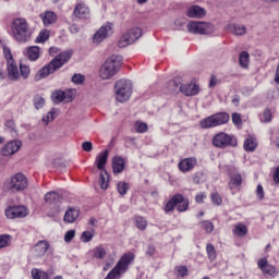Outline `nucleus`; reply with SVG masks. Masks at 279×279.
Masks as SVG:
<instances>
[{
  "mask_svg": "<svg viewBox=\"0 0 279 279\" xmlns=\"http://www.w3.org/2000/svg\"><path fill=\"white\" fill-rule=\"evenodd\" d=\"M71 60V52L65 51L58 54L53 58L47 65H44L35 75V82H40V80H45V77H49V75H53L56 71H60L66 62Z\"/></svg>",
  "mask_w": 279,
  "mask_h": 279,
  "instance_id": "1",
  "label": "nucleus"
},
{
  "mask_svg": "<svg viewBox=\"0 0 279 279\" xmlns=\"http://www.w3.org/2000/svg\"><path fill=\"white\" fill-rule=\"evenodd\" d=\"M122 62L123 57L120 54L109 57L100 68L101 80H111V77H114L119 73Z\"/></svg>",
  "mask_w": 279,
  "mask_h": 279,
  "instance_id": "2",
  "label": "nucleus"
},
{
  "mask_svg": "<svg viewBox=\"0 0 279 279\" xmlns=\"http://www.w3.org/2000/svg\"><path fill=\"white\" fill-rule=\"evenodd\" d=\"M13 38L17 43H27L32 38V29L26 19H15L12 23Z\"/></svg>",
  "mask_w": 279,
  "mask_h": 279,
  "instance_id": "3",
  "label": "nucleus"
},
{
  "mask_svg": "<svg viewBox=\"0 0 279 279\" xmlns=\"http://www.w3.org/2000/svg\"><path fill=\"white\" fill-rule=\"evenodd\" d=\"M29 186V181L25 174L17 172L4 181V189L11 193H23Z\"/></svg>",
  "mask_w": 279,
  "mask_h": 279,
  "instance_id": "4",
  "label": "nucleus"
},
{
  "mask_svg": "<svg viewBox=\"0 0 279 279\" xmlns=\"http://www.w3.org/2000/svg\"><path fill=\"white\" fill-rule=\"evenodd\" d=\"M114 95L116 100L120 104L129 101L130 97H132V81L125 78L117 81L114 84Z\"/></svg>",
  "mask_w": 279,
  "mask_h": 279,
  "instance_id": "5",
  "label": "nucleus"
},
{
  "mask_svg": "<svg viewBox=\"0 0 279 279\" xmlns=\"http://www.w3.org/2000/svg\"><path fill=\"white\" fill-rule=\"evenodd\" d=\"M228 121H230V114L227 112H219L201 120L199 125L203 130H209L210 128L226 125Z\"/></svg>",
  "mask_w": 279,
  "mask_h": 279,
  "instance_id": "6",
  "label": "nucleus"
},
{
  "mask_svg": "<svg viewBox=\"0 0 279 279\" xmlns=\"http://www.w3.org/2000/svg\"><path fill=\"white\" fill-rule=\"evenodd\" d=\"M141 36H143V31L140 27H133L121 36L118 41V47H130V45H134V43L141 38Z\"/></svg>",
  "mask_w": 279,
  "mask_h": 279,
  "instance_id": "7",
  "label": "nucleus"
},
{
  "mask_svg": "<svg viewBox=\"0 0 279 279\" xmlns=\"http://www.w3.org/2000/svg\"><path fill=\"white\" fill-rule=\"evenodd\" d=\"M169 86H172L170 88V93H175L178 88H180L181 93L185 95L186 97H193L199 93V86L195 83H187L185 85H178V78H174L173 81L169 82Z\"/></svg>",
  "mask_w": 279,
  "mask_h": 279,
  "instance_id": "8",
  "label": "nucleus"
},
{
  "mask_svg": "<svg viewBox=\"0 0 279 279\" xmlns=\"http://www.w3.org/2000/svg\"><path fill=\"white\" fill-rule=\"evenodd\" d=\"M213 145L219 149H226V147H236V138L228 133L220 132L213 138Z\"/></svg>",
  "mask_w": 279,
  "mask_h": 279,
  "instance_id": "9",
  "label": "nucleus"
},
{
  "mask_svg": "<svg viewBox=\"0 0 279 279\" xmlns=\"http://www.w3.org/2000/svg\"><path fill=\"white\" fill-rule=\"evenodd\" d=\"M51 100H52V104H56V105L62 104V101H64L65 104H70V101H73V90L57 89L52 92Z\"/></svg>",
  "mask_w": 279,
  "mask_h": 279,
  "instance_id": "10",
  "label": "nucleus"
},
{
  "mask_svg": "<svg viewBox=\"0 0 279 279\" xmlns=\"http://www.w3.org/2000/svg\"><path fill=\"white\" fill-rule=\"evenodd\" d=\"M7 219H25L29 211L25 206H12L5 209Z\"/></svg>",
  "mask_w": 279,
  "mask_h": 279,
  "instance_id": "11",
  "label": "nucleus"
},
{
  "mask_svg": "<svg viewBox=\"0 0 279 279\" xmlns=\"http://www.w3.org/2000/svg\"><path fill=\"white\" fill-rule=\"evenodd\" d=\"M109 36H112V24L107 23L106 25H102L93 36V41L96 45H99V43H104L106 38H109Z\"/></svg>",
  "mask_w": 279,
  "mask_h": 279,
  "instance_id": "12",
  "label": "nucleus"
},
{
  "mask_svg": "<svg viewBox=\"0 0 279 279\" xmlns=\"http://www.w3.org/2000/svg\"><path fill=\"white\" fill-rule=\"evenodd\" d=\"M209 25L206 22H190L187 24V31L190 34H201L206 35L208 34Z\"/></svg>",
  "mask_w": 279,
  "mask_h": 279,
  "instance_id": "13",
  "label": "nucleus"
},
{
  "mask_svg": "<svg viewBox=\"0 0 279 279\" xmlns=\"http://www.w3.org/2000/svg\"><path fill=\"white\" fill-rule=\"evenodd\" d=\"M73 14L81 21H88V19H90V9L85 3H77L74 8Z\"/></svg>",
  "mask_w": 279,
  "mask_h": 279,
  "instance_id": "14",
  "label": "nucleus"
},
{
  "mask_svg": "<svg viewBox=\"0 0 279 279\" xmlns=\"http://www.w3.org/2000/svg\"><path fill=\"white\" fill-rule=\"evenodd\" d=\"M257 265L264 274H267L268 276H271L272 278H276V276H278V269H276V267L269 265V262H267V258H260L257 262Z\"/></svg>",
  "mask_w": 279,
  "mask_h": 279,
  "instance_id": "15",
  "label": "nucleus"
},
{
  "mask_svg": "<svg viewBox=\"0 0 279 279\" xmlns=\"http://www.w3.org/2000/svg\"><path fill=\"white\" fill-rule=\"evenodd\" d=\"M22 145L23 143L19 140L9 142L2 148V156H14V154L21 149Z\"/></svg>",
  "mask_w": 279,
  "mask_h": 279,
  "instance_id": "16",
  "label": "nucleus"
},
{
  "mask_svg": "<svg viewBox=\"0 0 279 279\" xmlns=\"http://www.w3.org/2000/svg\"><path fill=\"white\" fill-rule=\"evenodd\" d=\"M197 166V159L194 157L184 158L179 162V169L182 173H189V171H193Z\"/></svg>",
  "mask_w": 279,
  "mask_h": 279,
  "instance_id": "17",
  "label": "nucleus"
},
{
  "mask_svg": "<svg viewBox=\"0 0 279 279\" xmlns=\"http://www.w3.org/2000/svg\"><path fill=\"white\" fill-rule=\"evenodd\" d=\"M47 250H49V242L40 240L34 245L33 254L36 258H43L47 254Z\"/></svg>",
  "mask_w": 279,
  "mask_h": 279,
  "instance_id": "18",
  "label": "nucleus"
},
{
  "mask_svg": "<svg viewBox=\"0 0 279 279\" xmlns=\"http://www.w3.org/2000/svg\"><path fill=\"white\" fill-rule=\"evenodd\" d=\"M39 19H41L45 27H49L56 24L58 15L53 11H46L39 15Z\"/></svg>",
  "mask_w": 279,
  "mask_h": 279,
  "instance_id": "19",
  "label": "nucleus"
},
{
  "mask_svg": "<svg viewBox=\"0 0 279 279\" xmlns=\"http://www.w3.org/2000/svg\"><path fill=\"white\" fill-rule=\"evenodd\" d=\"M189 19H204L206 16V9L199 5H192L187 9Z\"/></svg>",
  "mask_w": 279,
  "mask_h": 279,
  "instance_id": "20",
  "label": "nucleus"
},
{
  "mask_svg": "<svg viewBox=\"0 0 279 279\" xmlns=\"http://www.w3.org/2000/svg\"><path fill=\"white\" fill-rule=\"evenodd\" d=\"M8 64V77L11 82H19L21 74H19V66L15 61H9Z\"/></svg>",
  "mask_w": 279,
  "mask_h": 279,
  "instance_id": "21",
  "label": "nucleus"
},
{
  "mask_svg": "<svg viewBox=\"0 0 279 279\" xmlns=\"http://www.w3.org/2000/svg\"><path fill=\"white\" fill-rule=\"evenodd\" d=\"M77 217H80V209L71 207L65 211L63 221H65V223H75Z\"/></svg>",
  "mask_w": 279,
  "mask_h": 279,
  "instance_id": "22",
  "label": "nucleus"
},
{
  "mask_svg": "<svg viewBox=\"0 0 279 279\" xmlns=\"http://www.w3.org/2000/svg\"><path fill=\"white\" fill-rule=\"evenodd\" d=\"M108 150H102L96 157V167L99 171H106V163L108 162Z\"/></svg>",
  "mask_w": 279,
  "mask_h": 279,
  "instance_id": "23",
  "label": "nucleus"
},
{
  "mask_svg": "<svg viewBox=\"0 0 279 279\" xmlns=\"http://www.w3.org/2000/svg\"><path fill=\"white\" fill-rule=\"evenodd\" d=\"M228 184H229L230 191H234V189H239V186L243 184V177H241V173L239 172L231 173Z\"/></svg>",
  "mask_w": 279,
  "mask_h": 279,
  "instance_id": "24",
  "label": "nucleus"
},
{
  "mask_svg": "<svg viewBox=\"0 0 279 279\" xmlns=\"http://www.w3.org/2000/svg\"><path fill=\"white\" fill-rule=\"evenodd\" d=\"M227 29L231 32V34H234V36H245V34H247V27L241 24H229Z\"/></svg>",
  "mask_w": 279,
  "mask_h": 279,
  "instance_id": "25",
  "label": "nucleus"
},
{
  "mask_svg": "<svg viewBox=\"0 0 279 279\" xmlns=\"http://www.w3.org/2000/svg\"><path fill=\"white\" fill-rule=\"evenodd\" d=\"M132 260H134V253H128L122 256L117 265L122 268V271H128V267Z\"/></svg>",
  "mask_w": 279,
  "mask_h": 279,
  "instance_id": "26",
  "label": "nucleus"
},
{
  "mask_svg": "<svg viewBox=\"0 0 279 279\" xmlns=\"http://www.w3.org/2000/svg\"><path fill=\"white\" fill-rule=\"evenodd\" d=\"M112 169L113 173H123V169H125V160L119 156L113 157Z\"/></svg>",
  "mask_w": 279,
  "mask_h": 279,
  "instance_id": "27",
  "label": "nucleus"
},
{
  "mask_svg": "<svg viewBox=\"0 0 279 279\" xmlns=\"http://www.w3.org/2000/svg\"><path fill=\"white\" fill-rule=\"evenodd\" d=\"M45 202H47V204H60L62 202V196L58 192H48L45 195Z\"/></svg>",
  "mask_w": 279,
  "mask_h": 279,
  "instance_id": "28",
  "label": "nucleus"
},
{
  "mask_svg": "<svg viewBox=\"0 0 279 279\" xmlns=\"http://www.w3.org/2000/svg\"><path fill=\"white\" fill-rule=\"evenodd\" d=\"M26 56H27L28 60H31L32 62H36V60H38V58H40V47H38V46L28 47Z\"/></svg>",
  "mask_w": 279,
  "mask_h": 279,
  "instance_id": "29",
  "label": "nucleus"
},
{
  "mask_svg": "<svg viewBox=\"0 0 279 279\" xmlns=\"http://www.w3.org/2000/svg\"><path fill=\"white\" fill-rule=\"evenodd\" d=\"M178 202H182V194L174 195L165 206L166 213H171L178 206Z\"/></svg>",
  "mask_w": 279,
  "mask_h": 279,
  "instance_id": "30",
  "label": "nucleus"
},
{
  "mask_svg": "<svg viewBox=\"0 0 279 279\" xmlns=\"http://www.w3.org/2000/svg\"><path fill=\"white\" fill-rule=\"evenodd\" d=\"M109 182H110V177L108 175V171L102 170L100 172V179H99L100 189H102V191H106L109 186Z\"/></svg>",
  "mask_w": 279,
  "mask_h": 279,
  "instance_id": "31",
  "label": "nucleus"
},
{
  "mask_svg": "<svg viewBox=\"0 0 279 279\" xmlns=\"http://www.w3.org/2000/svg\"><path fill=\"white\" fill-rule=\"evenodd\" d=\"M121 274H125V271H123V268L119 267L117 264L116 267L109 271L105 279H119L121 278Z\"/></svg>",
  "mask_w": 279,
  "mask_h": 279,
  "instance_id": "32",
  "label": "nucleus"
},
{
  "mask_svg": "<svg viewBox=\"0 0 279 279\" xmlns=\"http://www.w3.org/2000/svg\"><path fill=\"white\" fill-rule=\"evenodd\" d=\"M258 147V142H256V138L248 137L244 141V150L245 151H254Z\"/></svg>",
  "mask_w": 279,
  "mask_h": 279,
  "instance_id": "33",
  "label": "nucleus"
},
{
  "mask_svg": "<svg viewBox=\"0 0 279 279\" xmlns=\"http://www.w3.org/2000/svg\"><path fill=\"white\" fill-rule=\"evenodd\" d=\"M239 62L242 69H247V64H250V53L247 51H242L239 56Z\"/></svg>",
  "mask_w": 279,
  "mask_h": 279,
  "instance_id": "34",
  "label": "nucleus"
},
{
  "mask_svg": "<svg viewBox=\"0 0 279 279\" xmlns=\"http://www.w3.org/2000/svg\"><path fill=\"white\" fill-rule=\"evenodd\" d=\"M135 226L138 230H147V219H145L143 216H136Z\"/></svg>",
  "mask_w": 279,
  "mask_h": 279,
  "instance_id": "35",
  "label": "nucleus"
},
{
  "mask_svg": "<svg viewBox=\"0 0 279 279\" xmlns=\"http://www.w3.org/2000/svg\"><path fill=\"white\" fill-rule=\"evenodd\" d=\"M12 241V235L10 234H0V250H3L10 245Z\"/></svg>",
  "mask_w": 279,
  "mask_h": 279,
  "instance_id": "36",
  "label": "nucleus"
},
{
  "mask_svg": "<svg viewBox=\"0 0 279 279\" xmlns=\"http://www.w3.org/2000/svg\"><path fill=\"white\" fill-rule=\"evenodd\" d=\"M199 226L203 228V230H205L207 234L213 233V230H215V225L208 220L201 221Z\"/></svg>",
  "mask_w": 279,
  "mask_h": 279,
  "instance_id": "37",
  "label": "nucleus"
},
{
  "mask_svg": "<svg viewBox=\"0 0 279 279\" xmlns=\"http://www.w3.org/2000/svg\"><path fill=\"white\" fill-rule=\"evenodd\" d=\"M32 277L33 279H49V274L39 269H33Z\"/></svg>",
  "mask_w": 279,
  "mask_h": 279,
  "instance_id": "38",
  "label": "nucleus"
},
{
  "mask_svg": "<svg viewBox=\"0 0 279 279\" xmlns=\"http://www.w3.org/2000/svg\"><path fill=\"white\" fill-rule=\"evenodd\" d=\"M189 208V201L184 199V196H182L181 201H177V210L179 213H184V210H187Z\"/></svg>",
  "mask_w": 279,
  "mask_h": 279,
  "instance_id": "39",
  "label": "nucleus"
},
{
  "mask_svg": "<svg viewBox=\"0 0 279 279\" xmlns=\"http://www.w3.org/2000/svg\"><path fill=\"white\" fill-rule=\"evenodd\" d=\"M234 234L238 236H245L247 234V227L245 225H236L234 228Z\"/></svg>",
  "mask_w": 279,
  "mask_h": 279,
  "instance_id": "40",
  "label": "nucleus"
},
{
  "mask_svg": "<svg viewBox=\"0 0 279 279\" xmlns=\"http://www.w3.org/2000/svg\"><path fill=\"white\" fill-rule=\"evenodd\" d=\"M33 104L36 110H40V108L45 107V98L41 96H35L33 99Z\"/></svg>",
  "mask_w": 279,
  "mask_h": 279,
  "instance_id": "41",
  "label": "nucleus"
},
{
  "mask_svg": "<svg viewBox=\"0 0 279 279\" xmlns=\"http://www.w3.org/2000/svg\"><path fill=\"white\" fill-rule=\"evenodd\" d=\"M206 252L209 260H215V258H217V251H215V246L213 244H207Z\"/></svg>",
  "mask_w": 279,
  "mask_h": 279,
  "instance_id": "42",
  "label": "nucleus"
},
{
  "mask_svg": "<svg viewBox=\"0 0 279 279\" xmlns=\"http://www.w3.org/2000/svg\"><path fill=\"white\" fill-rule=\"evenodd\" d=\"M135 130L138 134H145L149 130V126L145 122H135Z\"/></svg>",
  "mask_w": 279,
  "mask_h": 279,
  "instance_id": "43",
  "label": "nucleus"
},
{
  "mask_svg": "<svg viewBox=\"0 0 279 279\" xmlns=\"http://www.w3.org/2000/svg\"><path fill=\"white\" fill-rule=\"evenodd\" d=\"M47 40H49V31H41L35 43H47Z\"/></svg>",
  "mask_w": 279,
  "mask_h": 279,
  "instance_id": "44",
  "label": "nucleus"
},
{
  "mask_svg": "<svg viewBox=\"0 0 279 279\" xmlns=\"http://www.w3.org/2000/svg\"><path fill=\"white\" fill-rule=\"evenodd\" d=\"M5 128L7 130H9V132H11V136H13V138L16 136V124H14L13 120H9L5 122Z\"/></svg>",
  "mask_w": 279,
  "mask_h": 279,
  "instance_id": "45",
  "label": "nucleus"
},
{
  "mask_svg": "<svg viewBox=\"0 0 279 279\" xmlns=\"http://www.w3.org/2000/svg\"><path fill=\"white\" fill-rule=\"evenodd\" d=\"M56 119V109H51L44 118L43 122L47 124L50 123V121H53Z\"/></svg>",
  "mask_w": 279,
  "mask_h": 279,
  "instance_id": "46",
  "label": "nucleus"
},
{
  "mask_svg": "<svg viewBox=\"0 0 279 279\" xmlns=\"http://www.w3.org/2000/svg\"><path fill=\"white\" fill-rule=\"evenodd\" d=\"M95 258H105L106 257V248L104 246H98L94 250Z\"/></svg>",
  "mask_w": 279,
  "mask_h": 279,
  "instance_id": "47",
  "label": "nucleus"
},
{
  "mask_svg": "<svg viewBox=\"0 0 279 279\" xmlns=\"http://www.w3.org/2000/svg\"><path fill=\"white\" fill-rule=\"evenodd\" d=\"M117 189H118V192L120 193V195H125L130 187L128 186V183L119 182L117 185Z\"/></svg>",
  "mask_w": 279,
  "mask_h": 279,
  "instance_id": "48",
  "label": "nucleus"
},
{
  "mask_svg": "<svg viewBox=\"0 0 279 279\" xmlns=\"http://www.w3.org/2000/svg\"><path fill=\"white\" fill-rule=\"evenodd\" d=\"M177 276H181V278H184V276H189V268L186 266H178L175 268Z\"/></svg>",
  "mask_w": 279,
  "mask_h": 279,
  "instance_id": "49",
  "label": "nucleus"
},
{
  "mask_svg": "<svg viewBox=\"0 0 279 279\" xmlns=\"http://www.w3.org/2000/svg\"><path fill=\"white\" fill-rule=\"evenodd\" d=\"M255 194L257 199H259V202H263V199H265V190L263 189L262 184L257 185Z\"/></svg>",
  "mask_w": 279,
  "mask_h": 279,
  "instance_id": "50",
  "label": "nucleus"
},
{
  "mask_svg": "<svg viewBox=\"0 0 279 279\" xmlns=\"http://www.w3.org/2000/svg\"><path fill=\"white\" fill-rule=\"evenodd\" d=\"M20 71L24 80H27V77H29V73H31L29 66L21 64Z\"/></svg>",
  "mask_w": 279,
  "mask_h": 279,
  "instance_id": "51",
  "label": "nucleus"
},
{
  "mask_svg": "<svg viewBox=\"0 0 279 279\" xmlns=\"http://www.w3.org/2000/svg\"><path fill=\"white\" fill-rule=\"evenodd\" d=\"M3 54L7 63H9L10 61H14V58L12 57V51L8 48V46H3Z\"/></svg>",
  "mask_w": 279,
  "mask_h": 279,
  "instance_id": "52",
  "label": "nucleus"
},
{
  "mask_svg": "<svg viewBox=\"0 0 279 279\" xmlns=\"http://www.w3.org/2000/svg\"><path fill=\"white\" fill-rule=\"evenodd\" d=\"M73 239H75V230H69L66 231L65 235H64V241L65 243H71V241H73Z\"/></svg>",
  "mask_w": 279,
  "mask_h": 279,
  "instance_id": "53",
  "label": "nucleus"
},
{
  "mask_svg": "<svg viewBox=\"0 0 279 279\" xmlns=\"http://www.w3.org/2000/svg\"><path fill=\"white\" fill-rule=\"evenodd\" d=\"M84 80H85V77L82 74H74L72 76L73 84H83Z\"/></svg>",
  "mask_w": 279,
  "mask_h": 279,
  "instance_id": "54",
  "label": "nucleus"
},
{
  "mask_svg": "<svg viewBox=\"0 0 279 279\" xmlns=\"http://www.w3.org/2000/svg\"><path fill=\"white\" fill-rule=\"evenodd\" d=\"M211 202L216 206H220V204H221V195H219L218 193L211 194Z\"/></svg>",
  "mask_w": 279,
  "mask_h": 279,
  "instance_id": "55",
  "label": "nucleus"
},
{
  "mask_svg": "<svg viewBox=\"0 0 279 279\" xmlns=\"http://www.w3.org/2000/svg\"><path fill=\"white\" fill-rule=\"evenodd\" d=\"M231 119H232V123L234 124V125H241V123H242V120H241V114H239V113H232V116H231Z\"/></svg>",
  "mask_w": 279,
  "mask_h": 279,
  "instance_id": "56",
  "label": "nucleus"
},
{
  "mask_svg": "<svg viewBox=\"0 0 279 279\" xmlns=\"http://www.w3.org/2000/svg\"><path fill=\"white\" fill-rule=\"evenodd\" d=\"M263 118H264V123H270L271 110H269V109L264 110Z\"/></svg>",
  "mask_w": 279,
  "mask_h": 279,
  "instance_id": "57",
  "label": "nucleus"
},
{
  "mask_svg": "<svg viewBox=\"0 0 279 279\" xmlns=\"http://www.w3.org/2000/svg\"><path fill=\"white\" fill-rule=\"evenodd\" d=\"M82 239L84 240V243H88L93 241V233H90L89 231H84L82 233Z\"/></svg>",
  "mask_w": 279,
  "mask_h": 279,
  "instance_id": "58",
  "label": "nucleus"
},
{
  "mask_svg": "<svg viewBox=\"0 0 279 279\" xmlns=\"http://www.w3.org/2000/svg\"><path fill=\"white\" fill-rule=\"evenodd\" d=\"M82 149L84 150V151H93V143L92 142H84L83 144H82Z\"/></svg>",
  "mask_w": 279,
  "mask_h": 279,
  "instance_id": "59",
  "label": "nucleus"
},
{
  "mask_svg": "<svg viewBox=\"0 0 279 279\" xmlns=\"http://www.w3.org/2000/svg\"><path fill=\"white\" fill-rule=\"evenodd\" d=\"M204 199H206V193H198L196 196H195V202L197 204H202V202H204Z\"/></svg>",
  "mask_w": 279,
  "mask_h": 279,
  "instance_id": "60",
  "label": "nucleus"
},
{
  "mask_svg": "<svg viewBox=\"0 0 279 279\" xmlns=\"http://www.w3.org/2000/svg\"><path fill=\"white\" fill-rule=\"evenodd\" d=\"M272 179L275 184H279V166L275 168V172L272 174Z\"/></svg>",
  "mask_w": 279,
  "mask_h": 279,
  "instance_id": "61",
  "label": "nucleus"
},
{
  "mask_svg": "<svg viewBox=\"0 0 279 279\" xmlns=\"http://www.w3.org/2000/svg\"><path fill=\"white\" fill-rule=\"evenodd\" d=\"M70 33L71 34H80V26L77 24H72L70 26Z\"/></svg>",
  "mask_w": 279,
  "mask_h": 279,
  "instance_id": "62",
  "label": "nucleus"
},
{
  "mask_svg": "<svg viewBox=\"0 0 279 279\" xmlns=\"http://www.w3.org/2000/svg\"><path fill=\"white\" fill-rule=\"evenodd\" d=\"M155 252H156V247H154L153 245H149L146 254L148 256H154Z\"/></svg>",
  "mask_w": 279,
  "mask_h": 279,
  "instance_id": "63",
  "label": "nucleus"
},
{
  "mask_svg": "<svg viewBox=\"0 0 279 279\" xmlns=\"http://www.w3.org/2000/svg\"><path fill=\"white\" fill-rule=\"evenodd\" d=\"M275 82H276V84H279V63H278L277 70H276Z\"/></svg>",
  "mask_w": 279,
  "mask_h": 279,
  "instance_id": "64",
  "label": "nucleus"
}]
</instances>
